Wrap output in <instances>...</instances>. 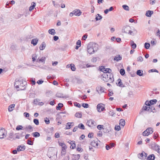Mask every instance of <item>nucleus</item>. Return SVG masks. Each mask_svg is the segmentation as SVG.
I'll return each mask as SVG.
<instances>
[{"mask_svg": "<svg viewBox=\"0 0 160 160\" xmlns=\"http://www.w3.org/2000/svg\"><path fill=\"white\" fill-rule=\"evenodd\" d=\"M102 135V132L101 131H99L98 133V135L99 137H101Z\"/></svg>", "mask_w": 160, "mask_h": 160, "instance_id": "63", "label": "nucleus"}, {"mask_svg": "<svg viewBox=\"0 0 160 160\" xmlns=\"http://www.w3.org/2000/svg\"><path fill=\"white\" fill-rule=\"evenodd\" d=\"M87 124L90 127L95 126L96 125L95 122L92 119L88 121L87 123Z\"/></svg>", "mask_w": 160, "mask_h": 160, "instance_id": "8", "label": "nucleus"}, {"mask_svg": "<svg viewBox=\"0 0 160 160\" xmlns=\"http://www.w3.org/2000/svg\"><path fill=\"white\" fill-rule=\"evenodd\" d=\"M98 142H100L98 139L97 138H95L91 142V145L94 147H97L98 146Z\"/></svg>", "mask_w": 160, "mask_h": 160, "instance_id": "7", "label": "nucleus"}, {"mask_svg": "<svg viewBox=\"0 0 160 160\" xmlns=\"http://www.w3.org/2000/svg\"><path fill=\"white\" fill-rule=\"evenodd\" d=\"M32 135L33 137L37 138L40 136V134L39 133L37 132H33L32 133Z\"/></svg>", "mask_w": 160, "mask_h": 160, "instance_id": "32", "label": "nucleus"}, {"mask_svg": "<svg viewBox=\"0 0 160 160\" xmlns=\"http://www.w3.org/2000/svg\"><path fill=\"white\" fill-rule=\"evenodd\" d=\"M80 157V155L79 154H78L77 155H75L74 158L75 160H78Z\"/></svg>", "mask_w": 160, "mask_h": 160, "instance_id": "49", "label": "nucleus"}, {"mask_svg": "<svg viewBox=\"0 0 160 160\" xmlns=\"http://www.w3.org/2000/svg\"><path fill=\"white\" fill-rule=\"evenodd\" d=\"M56 96L57 97L59 98H64V97L62 96V94L60 93H57L56 94Z\"/></svg>", "mask_w": 160, "mask_h": 160, "instance_id": "46", "label": "nucleus"}, {"mask_svg": "<svg viewBox=\"0 0 160 160\" xmlns=\"http://www.w3.org/2000/svg\"><path fill=\"white\" fill-rule=\"evenodd\" d=\"M7 134V131L4 128H1L0 129V138H4L6 136Z\"/></svg>", "mask_w": 160, "mask_h": 160, "instance_id": "5", "label": "nucleus"}, {"mask_svg": "<svg viewBox=\"0 0 160 160\" xmlns=\"http://www.w3.org/2000/svg\"><path fill=\"white\" fill-rule=\"evenodd\" d=\"M122 7L125 10L128 11L129 10V7L126 5H122Z\"/></svg>", "mask_w": 160, "mask_h": 160, "instance_id": "35", "label": "nucleus"}, {"mask_svg": "<svg viewBox=\"0 0 160 160\" xmlns=\"http://www.w3.org/2000/svg\"><path fill=\"white\" fill-rule=\"evenodd\" d=\"M74 125L73 122H68L66 125V129H68L71 128V126H73Z\"/></svg>", "mask_w": 160, "mask_h": 160, "instance_id": "16", "label": "nucleus"}, {"mask_svg": "<svg viewBox=\"0 0 160 160\" xmlns=\"http://www.w3.org/2000/svg\"><path fill=\"white\" fill-rule=\"evenodd\" d=\"M74 105L75 106L77 107H78L79 108H80L81 107V105L80 104L77 102H75V103H74Z\"/></svg>", "mask_w": 160, "mask_h": 160, "instance_id": "56", "label": "nucleus"}, {"mask_svg": "<svg viewBox=\"0 0 160 160\" xmlns=\"http://www.w3.org/2000/svg\"><path fill=\"white\" fill-rule=\"evenodd\" d=\"M46 58L44 57H42L41 58H38L37 60V62H45V61Z\"/></svg>", "mask_w": 160, "mask_h": 160, "instance_id": "26", "label": "nucleus"}, {"mask_svg": "<svg viewBox=\"0 0 160 160\" xmlns=\"http://www.w3.org/2000/svg\"><path fill=\"white\" fill-rule=\"evenodd\" d=\"M88 52L90 54H91L94 52H95L93 51L92 48L91 46V44H89L88 46Z\"/></svg>", "mask_w": 160, "mask_h": 160, "instance_id": "11", "label": "nucleus"}, {"mask_svg": "<svg viewBox=\"0 0 160 160\" xmlns=\"http://www.w3.org/2000/svg\"><path fill=\"white\" fill-rule=\"evenodd\" d=\"M119 124L122 127H123L125 124V122L124 119H122L119 120Z\"/></svg>", "mask_w": 160, "mask_h": 160, "instance_id": "23", "label": "nucleus"}, {"mask_svg": "<svg viewBox=\"0 0 160 160\" xmlns=\"http://www.w3.org/2000/svg\"><path fill=\"white\" fill-rule=\"evenodd\" d=\"M32 57V61L33 62H34L37 58V56L35 54L34 55H33Z\"/></svg>", "mask_w": 160, "mask_h": 160, "instance_id": "47", "label": "nucleus"}, {"mask_svg": "<svg viewBox=\"0 0 160 160\" xmlns=\"http://www.w3.org/2000/svg\"><path fill=\"white\" fill-rule=\"evenodd\" d=\"M46 47V44L44 42H43L39 47L40 50H42L44 49Z\"/></svg>", "mask_w": 160, "mask_h": 160, "instance_id": "24", "label": "nucleus"}, {"mask_svg": "<svg viewBox=\"0 0 160 160\" xmlns=\"http://www.w3.org/2000/svg\"><path fill=\"white\" fill-rule=\"evenodd\" d=\"M117 82L116 83V84L117 85L121 87H123V83L122 82H121V80L120 79H118L117 80Z\"/></svg>", "mask_w": 160, "mask_h": 160, "instance_id": "19", "label": "nucleus"}, {"mask_svg": "<svg viewBox=\"0 0 160 160\" xmlns=\"http://www.w3.org/2000/svg\"><path fill=\"white\" fill-rule=\"evenodd\" d=\"M103 125H99L97 126V128L98 129L100 130L101 129H102L103 128Z\"/></svg>", "mask_w": 160, "mask_h": 160, "instance_id": "57", "label": "nucleus"}, {"mask_svg": "<svg viewBox=\"0 0 160 160\" xmlns=\"http://www.w3.org/2000/svg\"><path fill=\"white\" fill-rule=\"evenodd\" d=\"M27 143L30 145H32L33 144V142L29 139L28 140Z\"/></svg>", "mask_w": 160, "mask_h": 160, "instance_id": "54", "label": "nucleus"}, {"mask_svg": "<svg viewBox=\"0 0 160 160\" xmlns=\"http://www.w3.org/2000/svg\"><path fill=\"white\" fill-rule=\"evenodd\" d=\"M144 46L146 49H148L150 47V44L146 42L144 44Z\"/></svg>", "mask_w": 160, "mask_h": 160, "instance_id": "40", "label": "nucleus"}, {"mask_svg": "<svg viewBox=\"0 0 160 160\" xmlns=\"http://www.w3.org/2000/svg\"><path fill=\"white\" fill-rule=\"evenodd\" d=\"M120 72L122 75L123 76L125 74V71L124 69H121L120 70Z\"/></svg>", "mask_w": 160, "mask_h": 160, "instance_id": "41", "label": "nucleus"}, {"mask_svg": "<svg viewBox=\"0 0 160 160\" xmlns=\"http://www.w3.org/2000/svg\"><path fill=\"white\" fill-rule=\"evenodd\" d=\"M44 121L46 124H48L50 123V121L48 118H46V119L44 120Z\"/></svg>", "mask_w": 160, "mask_h": 160, "instance_id": "51", "label": "nucleus"}, {"mask_svg": "<svg viewBox=\"0 0 160 160\" xmlns=\"http://www.w3.org/2000/svg\"><path fill=\"white\" fill-rule=\"evenodd\" d=\"M88 105L87 103H83L82 106L84 108H87L88 107Z\"/></svg>", "mask_w": 160, "mask_h": 160, "instance_id": "52", "label": "nucleus"}, {"mask_svg": "<svg viewBox=\"0 0 160 160\" xmlns=\"http://www.w3.org/2000/svg\"><path fill=\"white\" fill-rule=\"evenodd\" d=\"M101 79L105 82H112L114 81L113 75L111 73H103Z\"/></svg>", "mask_w": 160, "mask_h": 160, "instance_id": "2", "label": "nucleus"}, {"mask_svg": "<svg viewBox=\"0 0 160 160\" xmlns=\"http://www.w3.org/2000/svg\"><path fill=\"white\" fill-rule=\"evenodd\" d=\"M102 18V16L99 14H97L96 16L95 20L96 21H98L101 19Z\"/></svg>", "mask_w": 160, "mask_h": 160, "instance_id": "29", "label": "nucleus"}, {"mask_svg": "<svg viewBox=\"0 0 160 160\" xmlns=\"http://www.w3.org/2000/svg\"><path fill=\"white\" fill-rule=\"evenodd\" d=\"M39 100L38 99H35L33 101V103L35 104H37Z\"/></svg>", "mask_w": 160, "mask_h": 160, "instance_id": "53", "label": "nucleus"}, {"mask_svg": "<svg viewBox=\"0 0 160 160\" xmlns=\"http://www.w3.org/2000/svg\"><path fill=\"white\" fill-rule=\"evenodd\" d=\"M48 33L51 35H54L55 34V30L53 29H50L48 31Z\"/></svg>", "mask_w": 160, "mask_h": 160, "instance_id": "25", "label": "nucleus"}, {"mask_svg": "<svg viewBox=\"0 0 160 160\" xmlns=\"http://www.w3.org/2000/svg\"><path fill=\"white\" fill-rule=\"evenodd\" d=\"M114 129L115 130L117 131H119L120 130L121 128H120V127L119 125H118V126L116 125Z\"/></svg>", "mask_w": 160, "mask_h": 160, "instance_id": "45", "label": "nucleus"}, {"mask_svg": "<svg viewBox=\"0 0 160 160\" xmlns=\"http://www.w3.org/2000/svg\"><path fill=\"white\" fill-rule=\"evenodd\" d=\"M24 116H25L26 118L28 117L29 116V113L27 112H25L23 113Z\"/></svg>", "mask_w": 160, "mask_h": 160, "instance_id": "58", "label": "nucleus"}, {"mask_svg": "<svg viewBox=\"0 0 160 160\" xmlns=\"http://www.w3.org/2000/svg\"><path fill=\"white\" fill-rule=\"evenodd\" d=\"M122 33H128L133 36L134 34L133 32L131 30V27L128 25H126L122 27Z\"/></svg>", "mask_w": 160, "mask_h": 160, "instance_id": "3", "label": "nucleus"}, {"mask_svg": "<svg viewBox=\"0 0 160 160\" xmlns=\"http://www.w3.org/2000/svg\"><path fill=\"white\" fill-rule=\"evenodd\" d=\"M148 132L149 134H152L153 132V129L151 128H148L147 129Z\"/></svg>", "mask_w": 160, "mask_h": 160, "instance_id": "33", "label": "nucleus"}, {"mask_svg": "<svg viewBox=\"0 0 160 160\" xmlns=\"http://www.w3.org/2000/svg\"><path fill=\"white\" fill-rule=\"evenodd\" d=\"M52 2L54 7L56 8H58L60 7V5L57 2H56L54 1H52Z\"/></svg>", "mask_w": 160, "mask_h": 160, "instance_id": "34", "label": "nucleus"}, {"mask_svg": "<svg viewBox=\"0 0 160 160\" xmlns=\"http://www.w3.org/2000/svg\"><path fill=\"white\" fill-rule=\"evenodd\" d=\"M109 114L110 115L113 116H114L115 113H113L112 110L110 111L109 112Z\"/></svg>", "mask_w": 160, "mask_h": 160, "instance_id": "61", "label": "nucleus"}, {"mask_svg": "<svg viewBox=\"0 0 160 160\" xmlns=\"http://www.w3.org/2000/svg\"><path fill=\"white\" fill-rule=\"evenodd\" d=\"M149 72H158V71L156 69H152L150 70L149 71Z\"/></svg>", "mask_w": 160, "mask_h": 160, "instance_id": "59", "label": "nucleus"}, {"mask_svg": "<svg viewBox=\"0 0 160 160\" xmlns=\"http://www.w3.org/2000/svg\"><path fill=\"white\" fill-rule=\"evenodd\" d=\"M27 84L26 81H23L22 79H16L14 83V86L18 91L24 90L26 88V85Z\"/></svg>", "mask_w": 160, "mask_h": 160, "instance_id": "1", "label": "nucleus"}, {"mask_svg": "<svg viewBox=\"0 0 160 160\" xmlns=\"http://www.w3.org/2000/svg\"><path fill=\"white\" fill-rule=\"evenodd\" d=\"M157 102V100L156 99H153L151 100L150 101V103L151 105H153L156 103Z\"/></svg>", "mask_w": 160, "mask_h": 160, "instance_id": "38", "label": "nucleus"}, {"mask_svg": "<svg viewBox=\"0 0 160 160\" xmlns=\"http://www.w3.org/2000/svg\"><path fill=\"white\" fill-rule=\"evenodd\" d=\"M148 133V131L146 129V130L144 131V132H143L142 134L143 136H148L149 135V134Z\"/></svg>", "mask_w": 160, "mask_h": 160, "instance_id": "43", "label": "nucleus"}, {"mask_svg": "<svg viewBox=\"0 0 160 160\" xmlns=\"http://www.w3.org/2000/svg\"><path fill=\"white\" fill-rule=\"evenodd\" d=\"M96 90L99 93H102L104 92V89L101 86L97 87L96 88Z\"/></svg>", "mask_w": 160, "mask_h": 160, "instance_id": "14", "label": "nucleus"}, {"mask_svg": "<svg viewBox=\"0 0 160 160\" xmlns=\"http://www.w3.org/2000/svg\"><path fill=\"white\" fill-rule=\"evenodd\" d=\"M147 156V154L145 152L138 154V157L141 159H144Z\"/></svg>", "mask_w": 160, "mask_h": 160, "instance_id": "10", "label": "nucleus"}, {"mask_svg": "<svg viewBox=\"0 0 160 160\" xmlns=\"http://www.w3.org/2000/svg\"><path fill=\"white\" fill-rule=\"evenodd\" d=\"M58 64V62L57 61L52 62V64L53 66H56Z\"/></svg>", "mask_w": 160, "mask_h": 160, "instance_id": "60", "label": "nucleus"}, {"mask_svg": "<svg viewBox=\"0 0 160 160\" xmlns=\"http://www.w3.org/2000/svg\"><path fill=\"white\" fill-rule=\"evenodd\" d=\"M92 48L95 52L97 51L98 49V45L96 43L91 44Z\"/></svg>", "mask_w": 160, "mask_h": 160, "instance_id": "13", "label": "nucleus"}, {"mask_svg": "<svg viewBox=\"0 0 160 160\" xmlns=\"http://www.w3.org/2000/svg\"><path fill=\"white\" fill-rule=\"evenodd\" d=\"M72 71H75L76 69L74 65L73 64H71L70 65Z\"/></svg>", "mask_w": 160, "mask_h": 160, "instance_id": "42", "label": "nucleus"}, {"mask_svg": "<svg viewBox=\"0 0 160 160\" xmlns=\"http://www.w3.org/2000/svg\"><path fill=\"white\" fill-rule=\"evenodd\" d=\"M73 13L75 16H79L81 14L82 12L79 9H76L73 11Z\"/></svg>", "mask_w": 160, "mask_h": 160, "instance_id": "12", "label": "nucleus"}, {"mask_svg": "<svg viewBox=\"0 0 160 160\" xmlns=\"http://www.w3.org/2000/svg\"><path fill=\"white\" fill-rule=\"evenodd\" d=\"M155 157L154 154H152L150 155L148 157L147 160H154Z\"/></svg>", "mask_w": 160, "mask_h": 160, "instance_id": "27", "label": "nucleus"}, {"mask_svg": "<svg viewBox=\"0 0 160 160\" xmlns=\"http://www.w3.org/2000/svg\"><path fill=\"white\" fill-rule=\"evenodd\" d=\"M21 137L20 133H18L16 134V138L19 139Z\"/></svg>", "mask_w": 160, "mask_h": 160, "instance_id": "62", "label": "nucleus"}, {"mask_svg": "<svg viewBox=\"0 0 160 160\" xmlns=\"http://www.w3.org/2000/svg\"><path fill=\"white\" fill-rule=\"evenodd\" d=\"M15 104H13L9 105L8 107V110L9 112H11L14 109Z\"/></svg>", "mask_w": 160, "mask_h": 160, "instance_id": "15", "label": "nucleus"}, {"mask_svg": "<svg viewBox=\"0 0 160 160\" xmlns=\"http://www.w3.org/2000/svg\"><path fill=\"white\" fill-rule=\"evenodd\" d=\"M143 71L140 70H138L137 72V74L140 76H142L143 75Z\"/></svg>", "mask_w": 160, "mask_h": 160, "instance_id": "30", "label": "nucleus"}, {"mask_svg": "<svg viewBox=\"0 0 160 160\" xmlns=\"http://www.w3.org/2000/svg\"><path fill=\"white\" fill-rule=\"evenodd\" d=\"M36 3L34 2H32L31 3V5L30 6L29 8V11H31L36 6Z\"/></svg>", "mask_w": 160, "mask_h": 160, "instance_id": "20", "label": "nucleus"}, {"mask_svg": "<svg viewBox=\"0 0 160 160\" xmlns=\"http://www.w3.org/2000/svg\"><path fill=\"white\" fill-rule=\"evenodd\" d=\"M131 45L133 49H135L136 47V44L132 41H131Z\"/></svg>", "mask_w": 160, "mask_h": 160, "instance_id": "36", "label": "nucleus"}, {"mask_svg": "<svg viewBox=\"0 0 160 160\" xmlns=\"http://www.w3.org/2000/svg\"><path fill=\"white\" fill-rule=\"evenodd\" d=\"M62 154L63 155H65V152L66 151V149L67 148V146L66 145H64L62 147Z\"/></svg>", "mask_w": 160, "mask_h": 160, "instance_id": "21", "label": "nucleus"}, {"mask_svg": "<svg viewBox=\"0 0 160 160\" xmlns=\"http://www.w3.org/2000/svg\"><path fill=\"white\" fill-rule=\"evenodd\" d=\"M101 71L103 72L104 73H111L112 72L111 69L109 68H105L104 67L102 66L101 69Z\"/></svg>", "mask_w": 160, "mask_h": 160, "instance_id": "9", "label": "nucleus"}, {"mask_svg": "<svg viewBox=\"0 0 160 160\" xmlns=\"http://www.w3.org/2000/svg\"><path fill=\"white\" fill-rule=\"evenodd\" d=\"M157 36H159V38H160V31L159 29H158L157 32L156 34Z\"/></svg>", "mask_w": 160, "mask_h": 160, "instance_id": "64", "label": "nucleus"}, {"mask_svg": "<svg viewBox=\"0 0 160 160\" xmlns=\"http://www.w3.org/2000/svg\"><path fill=\"white\" fill-rule=\"evenodd\" d=\"M33 122L36 125H38L39 124V121L37 119H34L33 120Z\"/></svg>", "mask_w": 160, "mask_h": 160, "instance_id": "44", "label": "nucleus"}, {"mask_svg": "<svg viewBox=\"0 0 160 160\" xmlns=\"http://www.w3.org/2000/svg\"><path fill=\"white\" fill-rule=\"evenodd\" d=\"M71 142H73L72 144L71 145V146L70 147V148H71V147H72V148L74 149L76 147V145L75 143V142L74 141H71Z\"/></svg>", "mask_w": 160, "mask_h": 160, "instance_id": "55", "label": "nucleus"}, {"mask_svg": "<svg viewBox=\"0 0 160 160\" xmlns=\"http://www.w3.org/2000/svg\"><path fill=\"white\" fill-rule=\"evenodd\" d=\"M153 13V12L152 11L148 10L146 12V15L147 17H150Z\"/></svg>", "mask_w": 160, "mask_h": 160, "instance_id": "22", "label": "nucleus"}, {"mask_svg": "<svg viewBox=\"0 0 160 160\" xmlns=\"http://www.w3.org/2000/svg\"><path fill=\"white\" fill-rule=\"evenodd\" d=\"M151 145L152 148L160 154V146L154 142H152Z\"/></svg>", "mask_w": 160, "mask_h": 160, "instance_id": "4", "label": "nucleus"}, {"mask_svg": "<svg viewBox=\"0 0 160 160\" xmlns=\"http://www.w3.org/2000/svg\"><path fill=\"white\" fill-rule=\"evenodd\" d=\"M22 127L21 125H19L17 127L16 129L17 130H22Z\"/></svg>", "mask_w": 160, "mask_h": 160, "instance_id": "50", "label": "nucleus"}, {"mask_svg": "<svg viewBox=\"0 0 160 160\" xmlns=\"http://www.w3.org/2000/svg\"><path fill=\"white\" fill-rule=\"evenodd\" d=\"M143 60V58L142 57H139L137 58V61L138 62H142Z\"/></svg>", "mask_w": 160, "mask_h": 160, "instance_id": "48", "label": "nucleus"}, {"mask_svg": "<svg viewBox=\"0 0 160 160\" xmlns=\"http://www.w3.org/2000/svg\"><path fill=\"white\" fill-rule=\"evenodd\" d=\"M38 39L37 38H34L32 39L31 41V43L34 46L36 45L38 42Z\"/></svg>", "mask_w": 160, "mask_h": 160, "instance_id": "17", "label": "nucleus"}, {"mask_svg": "<svg viewBox=\"0 0 160 160\" xmlns=\"http://www.w3.org/2000/svg\"><path fill=\"white\" fill-rule=\"evenodd\" d=\"M122 59L121 57L119 55H117L115 57L114 59L117 61H118L119 60Z\"/></svg>", "mask_w": 160, "mask_h": 160, "instance_id": "28", "label": "nucleus"}, {"mask_svg": "<svg viewBox=\"0 0 160 160\" xmlns=\"http://www.w3.org/2000/svg\"><path fill=\"white\" fill-rule=\"evenodd\" d=\"M25 147L24 145L23 146H19L18 147L17 150L18 151H23L25 149Z\"/></svg>", "mask_w": 160, "mask_h": 160, "instance_id": "18", "label": "nucleus"}, {"mask_svg": "<svg viewBox=\"0 0 160 160\" xmlns=\"http://www.w3.org/2000/svg\"><path fill=\"white\" fill-rule=\"evenodd\" d=\"M105 108L104 106V105L102 104H98L97 106V109L98 112H101L102 111H103L104 110Z\"/></svg>", "mask_w": 160, "mask_h": 160, "instance_id": "6", "label": "nucleus"}, {"mask_svg": "<svg viewBox=\"0 0 160 160\" xmlns=\"http://www.w3.org/2000/svg\"><path fill=\"white\" fill-rule=\"evenodd\" d=\"M75 116L78 118H81L82 116V115L80 112H77L75 114Z\"/></svg>", "mask_w": 160, "mask_h": 160, "instance_id": "39", "label": "nucleus"}, {"mask_svg": "<svg viewBox=\"0 0 160 160\" xmlns=\"http://www.w3.org/2000/svg\"><path fill=\"white\" fill-rule=\"evenodd\" d=\"M63 106V104L62 103H59L58 104V105L56 106V109L57 110H60L61 108Z\"/></svg>", "mask_w": 160, "mask_h": 160, "instance_id": "31", "label": "nucleus"}, {"mask_svg": "<svg viewBox=\"0 0 160 160\" xmlns=\"http://www.w3.org/2000/svg\"><path fill=\"white\" fill-rule=\"evenodd\" d=\"M78 128L82 129L84 130L85 129V127L82 123L79 124L78 126Z\"/></svg>", "mask_w": 160, "mask_h": 160, "instance_id": "37", "label": "nucleus"}]
</instances>
